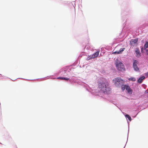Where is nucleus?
Listing matches in <instances>:
<instances>
[{"label":"nucleus","instance_id":"9","mask_svg":"<svg viewBox=\"0 0 148 148\" xmlns=\"http://www.w3.org/2000/svg\"><path fill=\"white\" fill-rule=\"evenodd\" d=\"M125 49V48H121V49L119 51H115L113 53H114V54H119L120 53H122V52Z\"/></svg>","mask_w":148,"mask_h":148},{"label":"nucleus","instance_id":"10","mask_svg":"<svg viewBox=\"0 0 148 148\" xmlns=\"http://www.w3.org/2000/svg\"><path fill=\"white\" fill-rule=\"evenodd\" d=\"M126 89L129 93H130V94L132 93V90L130 88L129 86L127 85L126 86Z\"/></svg>","mask_w":148,"mask_h":148},{"label":"nucleus","instance_id":"19","mask_svg":"<svg viewBox=\"0 0 148 148\" xmlns=\"http://www.w3.org/2000/svg\"><path fill=\"white\" fill-rule=\"evenodd\" d=\"M60 77H58L57 78V79H60Z\"/></svg>","mask_w":148,"mask_h":148},{"label":"nucleus","instance_id":"21","mask_svg":"<svg viewBox=\"0 0 148 148\" xmlns=\"http://www.w3.org/2000/svg\"><path fill=\"white\" fill-rule=\"evenodd\" d=\"M1 74H0V75H1Z\"/></svg>","mask_w":148,"mask_h":148},{"label":"nucleus","instance_id":"5","mask_svg":"<svg viewBox=\"0 0 148 148\" xmlns=\"http://www.w3.org/2000/svg\"><path fill=\"white\" fill-rule=\"evenodd\" d=\"M99 51H97L95 53L90 55L87 58V60L91 59L92 58H94L95 57H97L99 55Z\"/></svg>","mask_w":148,"mask_h":148},{"label":"nucleus","instance_id":"22","mask_svg":"<svg viewBox=\"0 0 148 148\" xmlns=\"http://www.w3.org/2000/svg\"><path fill=\"white\" fill-rule=\"evenodd\" d=\"M147 54L148 55V53H147Z\"/></svg>","mask_w":148,"mask_h":148},{"label":"nucleus","instance_id":"3","mask_svg":"<svg viewBox=\"0 0 148 148\" xmlns=\"http://www.w3.org/2000/svg\"><path fill=\"white\" fill-rule=\"evenodd\" d=\"M115 64L118 71H123L125 70V69L124 65L122 62H119L117 60Z\"/></svg>","mask_w":148,"mask_h":148},{"label":"nucleus","instance_id":"13","mask_svg":"<svg viewBox=\"0 0 148 148\" xmlns=\"http://www.w3.org/2000/svg\"><path fill=\"white\" fill-rule=\"evenodd\" d=\"M125 116L128 118L129 120L130 121L131 120V118L130 116L128 114H126L125 115Z\"/></svg>","mask_w":148,"mask_h":148},{"label":"nucleus","instance_id":"16","mask_svg":"<svg viewBox=\"0 0 148 148\" xmlns=\"http://www.w3.org/2000/svg\"><path fill=\"white\" fill-rule=\"evenodd\" d=\"M69 79V78H66H66L63 77V80H68Z\"/></svg>","mask_w":148,"mask_h":148},{"label":"nucleus","instance_id":"17","mask_svg":"<svg viewBox=\"0 0 148 148\" xmlns=\"http://www.w3.org/2000/svg\"><path fill=\"white\" fill-rule=\"evenodd\" d=\"M63 77H60V79H61V80H63Z\"/></svg>","mask_w":148,"mask_h":148},{"label":"nucleus","instance_id":"7","mask_svg":"<svg viewBox=\"0 0 148 148\" xmlns=\"http://www.w3.org/2000/svg\"><path fill=\"white\" fill-rule=\"evenodd\" d=\"M138 39H132L131 40L130 42V45L131 46H134L137 45Z\"/></svg>","mask_w":148,"mask_h":148},{"label":"nucleus","instance_id":"11","mask_svg":"<svg viewBox=\"0 0 148 148\" xmlns=\"http://www.w3.org/2000/svg\"><path fill=\"white\" fill-rule=\"evenodd\" d=\"M145 79V77L144 76H142L139 78L138 80V83L140 84L141 83L143 79Z\"/></svg>","mask_w":148,"mask_h":148},{"label":"nucleus","instance_id":"6","mask_svg":"<svg viewBox=\"0 0 148 148\" xmlns=\"http://www.w3.org/2000/svg\"><path fill=\"white\" fill-rule=\"evenodd\" d=\"M99 51H97L95 53L90 55L87 58V60L91 59L92 58H94L95 57H97L99 55Z\"/></svg>","mask_w":148,"mask_h":148},{"label":"nucleus","instance_id":"1","mask_svg":"<svg viewBox=\"0 0 148 148\" xmlns=\"http://www.w3.org/2000/svg\"><path fill=\"white\" fill-rule=\"evenodd\" d=\"M108 82L105 79L99 81L98 83V88L104 93H108L110 90Z\"/></svg>","mask_w":148,"mask_h":148},{"label":"nucleus","instance_id":"14","mask_svg":"<svg viewBox=\"0 0 148 148\" xmlns=\"http://www.w3.org/2000/svg\"><path fill=\"white\" fill-rule=\"evenodd\" d=\"M147 48H148V42H147L144 46V48L145 49Z\"/></svg>","mask_w":148,"mask_h":148},{"label":"nucleus","instance_id":"15","mask_svg":"<svg viewBox=\"0 0 148 148\" xmlns=\"http://www.w3.org/2000/svg\"><path fill=\"white\" fill-rule=\"evenodd\" d=\"M127 85L123 86L121 87V89L123 90H124L126 89V86Z\"/></svg>","mask_w":148,"mask_h":148},{"label":"nucleus","instance_id":"20","mask_svg":"<svg viewBox=\"0 0 148 148\" xmlns=\"http://www.w3.org/2000/svg\"><path fill=\"white\" fill-rule=\"evenodd\" d=\"M143 48L142 47V48H141V51L142 52V51H143Z\"/></svg>","mask_w":148,"mask_h":148},{"label":"nucleus","instance_id":"2","mask_svg":"<svg viewBox=\"0 0 148 148\" xmlns=\"http://www.w3.org/2000/svg\"><path fill=\"white\" fill-rule=\"evenodd\" d=\"M113 81L115 84L118 86H120L123 85L124 81L121 77H117L114 79Z\"/></svg>","mask_w":148,"mask_h":148},{"label":"nucleus","instance_id":"4","mask_svg":"<svg viewBox=\"0 0 148 148\" xmlns=\"http://www.w3.org/2000/svg\"><path fill=\"white\" fill-rule=\"evenodd\" d=\"M138 61L135 60L134 61L133 67L134 70L137 71H139V69L137 65L138 64Z\"/></svg>","mask_w":148,"mask_h":148},{"label":"nucleus","instance_id":"12","mask_svg":"<svg viewBox=\"0 0 148 148\" xmlns=\"http://www.w3.org/2000/svg\"><path fill=\"white\" fill-rule=\"evenodd\" d=\"M128 80L129 81H132L133 82L135 81H136V79L134 77H131L128 79Z\"/></svg>","mask_w":148,"mask_h":148},{"label":"nucleus","instance_id":"8","mask_svg":"<svg viewBox=\"0 0 148 148\" xmlns=\"http://www.w3.org/2000/svg\"><path fill=\"white\" fill-rule=\"evenodd\" d=\"M136 56L137 57L139 58L141 56V54L140 51L139 49L138 48H137L135 51Z\"/></svg>","mask_w":148,"mask_h":148},{"label":"nucleus","instance_id":"18","mask_svg":"<svg viewBox=\"0 0 148 148\" xmlns=\"http://www.w3.org/2000/svg\"><path fill=\"white\" fill-rule=\"evenodd\" d=\"M146 75L148 76V72L146 73Z\"/></svg>","mask_w":148,"mask_h":148}]
</instances>
